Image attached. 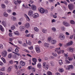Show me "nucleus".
Masks as SVG:
<instances>
[{"label": "nucleus", "mask_w": 75, "mask_h": 75, "mask_svg": "<svg viewBox=\"0 0 75 75\" xmlns=\"http://www.w3.org/2000/svg\"><path fill=\"white\" fill-rule=\"evenodd\" d=\"M47 63L44 62L43 63V67L44 68H45V69L47 70L48 69V67H49V64H46Z\"/></svg>", "instance_id": "f257e3e1"}, {"label": "nucleus", "mask_w": 75, "mask_h": 75, "mask_svg": "<svg viewBox=\"0 0 75 75\" xmlns=\"http://www.w3.org/2000/svg\"><path fill=\"white\" fill-rule=\"evenodd\" d=\"M1 54V55L3 57H6V56H7V51L6 50H4L2 52Z\"/></svg>", "instance_id": "f03ea898"}, {"label": "nucleus", "mask_w": 75, "mask_h": 75, "mask_svg": "<svg viewBox=\"0 0 75 75\" xmlns=\"http://www.w3.org/2000/svg\"><path fill=\"white\" fill-rule=\"evenodd\" d=\"M62 24L64 25L66 27H69L70 26V24L65 21H63L62 22Z\"/></svg>", "instance_id": "7ed1b4c3"}, {"label": "nucleus", "mask_w": 75, "mask_h": 75, "mask_svg": "<svg viewBox=\"0 0 75 75\" xmlns=\"http://www.w3.org/2000/svg\"><path fill=\"white\" fill-rule=\"evenodd\" d=\"M38 11L39 12L42 14H43V13H45V9L41 7H40L38 8Z\"/></svg>", "instance_id": "20e7f679"}, {"label": "nucleus", "mask_w": 75, "mask_h": 75, "mask_svg": "<svg viewBox=\"0 0 75 75\" xmlns=\"http://www.w3.org/2000/svg\"><path fill=\"white\" fill-rule=\"evenodd\" d=\"M59 38L61 40H64L65 39V37L64 35L62 34H60L59 37Z\"/></svg>", "instance_id": "39448f33"}, {"label": "nucleus", "mask_w": 75, "mask_h": 75, "mask_svg": "<svg viewBox=\"0 0 75 75\" xmlns=\"http://www.w3.org/2000/svg\"><path fill=\"white\" fill-rule=\"evenodd\" d=\"M33 11L30 10L28 11V14L30 17H33Z\"/></svg>", "instance_id": "423d86ee"}, {"label": "nucleus", "mask_w": 75, "mask_h": 75, "mask_svg": "<svg viewBox=\"0 0 75 75\" xmlns=\"http://www.w3.org/2000/svg\"><path fill=\"white\" fill-rule=\"evenodd\" d=\"M68 8L70 10H72L74 9L73 5L72 4H69L68 5Z\"/></svg>", "instance_id": "0eeeda50"}, {"label": "nucleus", "mask_w": 75, "mask_h": 75, "mask_svg": "<svg viewBox=\"0 0 75 75\" xmlns=\"http://www.w3.org/2000/svg\"><path fill=\"white\" fill-rule=\"evenodd\" d=\"M74 67L72 65L68 66L66 68V70H69L70 69H74Z\"/></svg>", "instance_id": "6e6552de"}, {"label": "nucleus", "mask_w": 75, "mask_h": 75, "mask_svg": "<svg viewBox=\"0 0 75 75\" xmlns=\"http://www.w3.org/2000/svg\"><path fill=\"white\" fill-rule=\"evenodd\" d=\"M31 7L33 11H35V10H36V9H37V7H36V6L34 4H32L31 5Z\"/></svg>", "instance_id": "1a4fd4ad"}, {"label": "nucleus", "mask_w": 75, "mask_h": 75, "mask_svg": "<svg viewBox=\"0 0 75 75\" xmlns=\"http://www.w3.org/2000/svg\"><path fill=\"white\" fill-rule=\"evenodd\" d=\"M19 30L21 31H23L25 30V27L22 25L20 26L19 27Z\"/></svg>", "instance_id": "9d476101"}, {"label": "nucleus", "mask_w": 75, "mask_h": 75, "mask_svg": "<svg viewBox=\"0 0 75 75\" xmlns=\"http://www.w3.org/2000/svg\"><path fill=\"white\" fill-rule=\"evenodd\" d=\"M73 50L74 49L70 47H69L67 49V51H68L69 52H74Z\"/></svg>", "instance_id": "9b49d317"}, {"label": "nucleus", "mask_w": 75, "mask_h": 75, "mask_svg": "<svg viewBox=\"0 0 75 75\" xmlns=\"http://www.w3.org/2000/svg\"><path fill=\"white\" fill-rule=\"evenodd\" d=\"M39 14L38 13H35L33 14V17L37 18L39 17Z\"/></svg>", "instance_id": "f8f14e48"}, {"label": "nucleus", "mask_w": 75, "mask_h": 75, "mask_svg": "<svg viewBox=\"0 0 75 75\" xmlns=\"http://www.w3.org/2000/svg\"><path fill=\"white\" fill-rule=\"evenodd\" d=\"M20 65L21 67H24L25 65V63L23 61H21L20 62Z\"/></svg>", "instance_id": "ddd939ff"}, {"label": "nucleus", "mask_w": 75, "mask_h": 75, "mask_svg": "<svg viewBox=\"0 0 75 75\" xmlns=\"http://www.w3.org/2000/svg\"><path fill=\"white\" fill-rule=\"evenodd\" d=\"M65 52V51L64 50H61L59 51H57V54H64V52Z\"/></svg>", "instance_id": "4468645a"}, {"label": "nucleus", "mask_w": 75, "mask_h": 75, "mask_svg": "<svg viewBox=\"0 0 75 75\" xmlns=\"http://www.w3.org/2000/svg\"><path fill=\"white\" fill-rule=\"evenodd\" d=\"M30 26V24L28 23H27L25 24V27L27 28H29Z\"/></svg>", "instance_id": "2eb2a0df"}, {"label": "nucleus", "mask_w": 75, "mask_h": 75, "mask_svg": "<svg viewBox=\"0 0 75 75\" xmlns=\"http://www.w3.org/2000/svg\"><path fill=\"white\" fill-rule=\"evenodd\" d=\"M35 49L36 50L37 52L38 53L40 52V48L39 47H36L35 48Z\"/></svg>", "instance_id": "dca6fc26"}, {"label": "nucleus", "mask_w": 75, "mask_h": 75, "mask_svg": "<svg viewBox=\"0 0 75 75\" xmlns=\"http://www.w3.org/2000/svg\"><path fill=\"white\" fill-rule=\"evenodd\" d=\"M52 40H53V38H52L51 37H49L47 38V41L50 42H51Z\"/></svg>", "instance_id": "f3484780"}, {"label": "nucleus", "mask_w": 75, "mask_h": 75, "mask_svg": "<svg viewBox=\"0 0 75 75\" xmlns=\"http://www.w3.org/2000/svg\"><path fill=\"white\" fill-rule=\"evenodd\" d=\"M51 42L52 44H55L57 43V41L56 40L52 39Z\"/></svg>", "instance_id": "a211bd4d"}, {"label": "nucleus", "mask_w": 75, "mask_h": 75, "mask_svg": "<svg viewBox=\"0 0 75 75\" xmlns=\"http://www.w3.org/2000/svg\"><path fill=\"white\" fill-rule=\"evenodd\" d=\"M50 45L47 43H45L44 44V47L45 48H49Z\"/></svg>", "instance_id": "6ab92c4d"}, {"label": "nucleus", "mask_w": 75, "mask_h": 75, "mask_svg": "<svg viewBox=\"0 0 75 75\" xmlns=\"http://www.w3.org/2000/svg\"><path fill=\"white\" fill-rule=\"evenodd\" d=\"M37 67L39 69H40L42 67L41 64L40 63H38L37 65Z\"/></svg>", "instance_id": "aec40b11"}, {"label": "nucleus", "mask_w": 75, "mask_h": 75, "mask_svg": "<svg viewBox=\"0 0 75 75\" xmlns=\"http://www.w3.org/2000/svg\"><path fill=\"white\" fill-rule=\"evenodd\" d=\"M32 60L33 62H34L35 64V65L36 64V62H37V59L35 58H33L32 59Z\"/></svg>", "instance_id": "412c9836"}, {"label": "nucleus", "mask_w": 75, "mask_h": 75, "mask_svg": "<svg viewBox=\"0 0 75 75\" xmlns=\"http://www.w3.org/2000/svg\"><path fill=\"white\" fill-rule=\"evenodd\" d=\"M40 40L44 41V39H45V37H44V36H40Z\"/></svg>", "instance_id": "4be33fe9"}, {"label": "nucleus", "mask_w": 75, "mask_h": 75, "mask_svg": "<svg viewBox=\"0 0 75 75\" xmlns=\"http://www.w3.org/2000/svg\"><path fill=\"white\" fill-rule=\"evenodd\" d=\"M25 17L27 21H30V18H29L28 16L27 15H26Z\"/></svg>", "instance_id": "5701e85b"}, {"label": "nucleus", "mask_w": 75, "mask_h": 75, "mask_svg": "<svg viewBox=\"0 0 75 75\" xmlns=\"http://www.w3.org/2000/svg\"><path fill=\"white\" fill-rule=\"evenodd\" d=\"M0 30H1V31H4V28L3 27L2 25L0 24Z\"/></svg>", "instance_id": "b1692460"}, {"label": "nucleus", "mask_w": 75, "mask_h": 75, "mask_svg": "<svg viewBox=\"0 0 75 75\" xmlns=\"http://www.w3.org/2000/svg\"><path fill=\"white\" fill-rule=\"evenodd\" d=\"M13 56V54L12 53H10L8 54V57L9 59H11L12 58V56Z\"/></svg>", "instance_id": "393cba45"}, {"label": "nucleus", "mask_w": 75, "mask_h": 75, "mask_svg": "<svg viewBox=\"0 0 75 75\" xmlns=\"http://www.w3.org/2000/svg\"><path fill=\"white\" fill-rule=\"evenodd\" d=\"M60 3H62L63 4H64L66 5V6H67L68 5V4H67V2L65 1H61Z\"/></svg>", "instance_id": "a878e982"}, {"label": "nucleus", "mask_w": 75, "mask_h": 75, "mask_svg": "<svg viewBox=\"0 0 75 75\" xmlns=\"http://www.w3.org/2000/svg\"><path fill=\"white\" fill-rule=\"evenodd\" d=\"M11 71V67H9L7 69V72L8 73H10Z\"/></svg>", "instance_id": "bb28decb"}, {"label": "nucleus", "mask_w": 75, "mask_h": 75, "mask_svg": "<svg viewBox=\"0 0 75 75\" xmlns=\"http://www.w3.org/2000/svg\"><path fill=\"white\" fill-rule=\"evenodd\" d=\"M1 24L4 27H5V26L6 25V22H5V21H2Z\"/></svg>", "instance_id": "cd10ccee"}, {"label": "nucleus", "mask_w": 75, "mask_h": 75, "mask_svg": "<svg viewBox=\"0 0 75 75\" xmlns=\"http://www.w3.org/2000/svg\"><path fill=\"white\" fill-rule=\"evenodd\" d=\"M0 71H5V67H3L0 69Z\"/></svg>", "instance_id": "c85d7f7f"}, {"label": "nucleus", "mask_w": 75, "mask_h": 75, "mask_svg": "<svg viewBox=\"0 0 75 75\" xmlns=\"http://www.w3.org/2000/svg\"><path fill=\"white\" fill-rule=\"evenodd\" d=\"M42 31L43 33H47V30L45 29H42Z\"/></svg>", "instance_id": "c756f323"}, {"label": "nucleus", "mask_w": 75, "mask_h": 75, "mask_svg": "<svg viewBox=\"0 0 75 75\" xmlns=\"http://www.w3.org/2000/svg\"><path fill=\"white\" fill-rule=\"evenodd\" d=\"M58 71L60 72H64V69L62 68H60L59 69Z\"/></svg>", "instance_id": "7c9ffc66"}, {"label": "nucleus", "mask_w": 75, "mask_h": 75, "mask_svg": "<svg viewBox=\"0 0 75 75\" xmlns=\"http://www.w3.org/2000/svg\"><path fill=\"white\" fill-rule=\"evenodd\" d=\"M13 33L15 35H19V33L18 31H14Z\"/></svg>", "instance_id": "2f4dec72"}, {"label": "nucleus", "mask_w": 75, "mask_h": 75, "mask_svg": "<svg viewBox=\"0 0 75 75\" xmlns=\"http://www.w3.org/2000/svg\"><path fill=\"white\" fill-rule=\"evenodd\" d=\"M3 15L4 17H7L8 16V14L6 12H4V13Z\"/></svg>", "instance_id": "473e14b6"}, {"label": "nucleus", "mask_w": 75, "mask_h": 75, "mask_svg": "<svg viewBox=\"0 0 75 75\" xmlns=\"http://www.w3.org/2000/svg\"><path fill=\"white\" fill-rule=\"evenodd\" d=\"M11 30H14L15 29H16V26L14 25H13L11 26Z\"/></svg>", "instance_id": "72a5a7b5"}, {"label": "nucleus", "mask_w": 75, "mask_h": 75, "mask_svg": "<svg viewBox=\"0 0 75 75\" xmlns=\"http://www.w3.org/2000/svg\"><path fill=\"white\" fill-rule=\"evenodd\" d=\"M34 30L36 32H38L39 31V29L37 27L34 28Z\"/></svg>", "instance_id": "f704fd0d"}, {"label": "nucleus", "mask_w": 75, "mask_h": 75, "mask_svg": "<svg viewBox=\"0 0 75 75\" xmlns=\"http://www.w3.org/2000/svg\"><path fill=\"white\" fill-rule=\"evenodd\" d=\"M11 19L13 21H16V18L14 16H12L11 18Z\"/></svg>", "instance_id": "c9c22d12"}, {"label": "nucleus", "mask_w": 75, "mask_h": 75, "mask_svg": "<svg viewBox=\"0 0 75 75\" xmlns=\"http://www.w3.org/2000/svg\"><path fill=\"white\" fill-rule=\"evenodd\" d=\"M22 7L23 8H25V9H27V8H29L28 6H25V5H24V4H23L22 5Z\"/></svg>", "instance_id": "e433bc0d"}, {"label": "nucleus", "mask_w": 75, "mask_h": 75, "mask_svg": "<svg viewBox=\"0 0 75 75\" xmlns=\"http://www.w3.org/2000/svg\"><path fill=\"white\" fill-rule=\"evenodd\" d=\"M72 44H73V42L71 41L67 43V45H72Z\"/></svg>", "instance_id": "4c0bfd02"}, {"label": "nucleus", "mask_w": 75, "mask_h": 75, "mask_svg": "<svg viewBox=\"0 0 75 75\" xmlns=\"http://www.w3.org/2000/svg\"><path fill=\"white\" fill-rule=\"evenodd\" d=\"M70 23L71 24H75V21L73 20H70Z\"/></svg>", "instance_id": "58836bf2"}, {"label": "nucleus", "mask_w": 75, "mask_h": 75, "mask_svg": "<svg viewBox=\"0 0 75 75\" xmlns=\"http://www.w3.org/2000/svg\"><path fill=\"white\" fill-rule=\"evenodd\" d=\"M59 63L60 65H62L63 64V62H62V61L61 59H60L59 60Z\"/></svg>", "instance_id": "ea45409f"}, {"label": "nucleus", "mask_w": 75, "mask_h": 75, "mask_svg": "<svg viewBox=\"0 0 75 75\" xmlns=\"http://www.w3.org/2000/svg\"><path fill=\"white\" fill-rule=\"evenodd\" d=\"M47 75H52V72L50 71H48L47 72Z\"/></svg>", "instance_id": "a19ab883"}, {"label": "nucleus", "mask_w": 75, "mask_h": 75, "mask_svg": "<svg viewBox=\"0 0 75 75\" xmlns=\"http://www.w3.org/2000/svg\"><path fill=\"white\" fill-rule=\"evenodd\" d=\"M61 29L62 31H65V28L64 26H62Z\"/></svg>", "instance_id": "79ce46f5"}, {"label": "nucleus", "mask_w": 75, "mask_h": 75, "mask_svg": "<svg viewBox=\"0 0 75 75\" xmlns=\"http://www.w3.org/2000/svg\"><path fill=\"white\" fill-rule=\"evenodd\" d=\"M1 60L3 61V62L5 64L6 63V60L3 57H2L1 58Z\"/></svg>", "instance_id": "37998d69"}, {"label": "nucleus", "mask_w": 75, "mask_h": 75, "mask_svg": "<svg viewBox=\"0 0 75 75\" xmlns=\"http://www.w3.org/2000/svg\"><path fill=\"white\" fill-rule=\"evenodd\" d=\"M61 50L60 47H57L56 48L55 51H56V52H58V51H58L59 50ZM57 53H58V52H57Z\"/></svg>", "instance_id": "c03bdc74"}, {"label": "nucleus", "mask_w": 75, "mask_h": 75, "mask_svg": "<svg viewBox=\"0 0 75 75\" xmlns=\"http://www.w3.org/2000/svg\"><path fill=\"white\" fill-rule=\"evenodd\" d=\"M52 55H53V56H54V57H58V55L57 54V53H52Z\"/></svg>", "instance_id": "a18cd8bd"}, {"label": "nucleus", "mask_w": 75, "mask_h": 75, "mask_svg": "<svg viewBox=\"0 0 75 75\" xmlns=\"http://www.w3.org/2000/svg\"><path fill=\"white\" fill-rule=\"evenodd\" d=\"M1 6L2 8H6V5L3 4H1Z\"/></svg>", "instance_id": "49530a36"}, {"label": "nucleus", "mask_w": 75, "mask_h": 75, "mask_svg": "<svg viewBox=\"0 0 75 75\" xmlns=\"http://www.w3.org/2000/svg\"><path fill=\"white\" fill-rule=\"evenodd\" d=\"M52 31H53L54 32H55V31H57V29H56V28H55V27H53L52 28Z\"/></svg>", "instance_id": "de8ad7c7"}, {"label": "nucleus", "mask_w": 75, "mask_h": 75, "mask_svg": "<svg viewBox=\"0 0 75 75\" xmlns=\"http://www.w3.org/2000/svg\"><path fill=\"white\" fill-rule=\"evenodd\" d=\"M32 71L33 72H35V69L33 67L32 69Z\"/></svg>", "instance_id": "09e8293b"}, {"label": "nucleus", "mask_w": 75, "mask_h": 75, "mask_svg": "<svg viewBox=\"0 0 75 75\" xmlns=\"http://www.w3.org/2000/svg\"><path fill=\"white\" fill-rule=\"evenodd\" d=\"M65 61L66 64H70V62H69V61L65 59Z\"/></svg>", "instance_id": "8fccbe9b"}, {"label": "nucleus", "mask_w": 75, "mask_h": 75, "mask_svg": "<svg viewBox=\"0 0 75 75\" xmlns=\"http://www.w3.org/2000/svg\"><path fill=\"white\" fill-rule=\"evenodd\" d=\"M9 63L10 64H13L14 63V62L12 60H11L9 62Z\"/></svg>", "instance_id": "3c124183"}, {"label": "nucleus", "mask_w": 75, "mask_h": 75, "mask_svg": "<svg viewBox=\"0 0 75 75\" xmlns=\"http://www.w3.org/2000/svg\"><path fill=\"white\" fill-rule=\"evenodd\" d=\"M33 67L31 66H29L28 67V69L29 70H30V69H32V68H33Z\"/></svg>", "instance_id": "603ef678"}, {"label": "nucleus", "mask_w": 75, "mask_h": 75, "mask_svg": "<svg viewBox=\"0 0 75 75\" xmlns=\"http://www.w3.org/2000/svg\"><path fill=\"white\" fill-rule=\"evenodd\" d=\"M50 64L52 66H54V62H50Z\"/></svg>", "instance_id": "864d4df0"}, {"label": "nucleus", "mask_w": 75, "mask_h": 75, "mask_svg": "<svg viewBox=\"0 0 75 75\" xmlns=\"http://www.w3.org/2000/svg\"><path fill=\"white\" fill-rule=\"evenodd\" d=\"M9 35L11 37H12L13 36V33H10L9 34Z\"/></svg>", "instance_id": "5fc2aeb1"}, {"label": "nucleus", "mask_w": 75, "mask_h": 75, "mask_svg": "<svg viewBox=\"0 0 75 75\" xmlns=\"http://www.w3.org/2000/svg\"><path fill=\"white\" fill-rule=\"evenodd\" d=\"M17 2H18V4H20L22 2L21 1L18 0H17Z\"/></svg>", "instance_id": "6e6d98bb"}, {"label": "nucleus", "mask_w": 75, "mask_h": 75, "mask_svg": "<svg viewBox=\"0 0 75 75\" xmlns=\"http://www.w3.org/2000/svg\"><path fill=\"white\" fill-rule=\"evenodd\" d=\"M24 51L25 52H28V53H30V51L28 50L27 49H25Z\"/></svg>", "instance_id": "4d7b16f0"}, {"label": "nucleus", "mask_w": 75, "mask_h": 75, "mask_svg": "<svg viewBox=\"0 0 75 75\" xmlns=\"http://www.w3.org/2000/svg\"><path fill=\"white\" fill-rule=\"evenodd\" d=\"M55 22H56V20H55V19H53L52 20V23H55Z\"/></svg>", "instance_id": "13d9d810"}, {"label": "nucleus", "mask_w": 75, "mask_h": 75, "mask_svg": "<svg viewBox=\"0 0 75 75\" xmlns=\"http://www.w3.org/2000/svg\"><path fill=\"white\" fill-rule=\"evenodd\" d=\"M15 51L16 52H18L19 50H18V49L16 48L15 49Z\"/></svg>", "instance_id": "bf43d9fd"}, {"label": "nucleus", "mask_w": 75, "mask_h": 75, "mask_svg": "<svg viewBox=\"0 0 75 75\" xmlns=\"http://www.w3.org/2000/svg\"><path fill=\"white\" fill-rule=\"evenodd\" d=\"M14 25L16 26V27H18V25L17 23H15L14 24Z\"/></svg>", "instance_id": "052dcab7"}, {"label": "nucleus", "mask_w": 75, "mask_h": 75, "mask_svg": "<svg viewBox=\"0 0 75 75\" xmlns=\"http://www.w3.org/2000/svg\"><path fill=\"white\" fill-rule=\"evenodd\" d=\"M4 65V64L3 63V62H0V65H1V66H3Z\"/></svg>", "instance_id": "680f3d73"}, {"label": "nucleus", "mask_w": 75, "mask_h": 75, "mask_svg": "<svg viewBox=\"0 0 75 75\" xmlns=\"http://www.w3.org/2000/svg\"><path fill=\"white\" fill-rule=\"evenodd\" d=\"M5 3L6 4H8V1L6 0L4 1Z\"/></svg>", "instance_id": "e2e57ef3"}, {"label": "nucleus", "mask_w": 75, "mask_h": 75, "mask_svg": "<svg viewBox=\"0 0 75 75\" xmlns=\"http://www.w3.org/2000/svg\"><path fill=\"white\" fill-rule=\"evenodd\" d=\"M68 60H69V61H71L72 60V58L68 57Z\"/></svg>", "instance_id": "0e129e2a"}, {"label": "nucleus", "mask_w": 75, "mask_h": 75, "mask_svg": "<svg viewBox=\"0 0 75 75\" xmlns=\"http://www.w3.org/2000/svg\"><path fill=\"white\" fill-rule=\"evenodd\" d=\"M14 67L15 68H16V69H18V67H17V64H15L14 65Z\"/></svg>", "instance_id": "69168bd1"}, {"label": "nucleus", "mask_w": 75, "mask_h": 75, "mask_svg": "<svg viewBox=\"0 0 75 75\" xmlns=\"http://www.w3.org/2000/svg\"><path fill=\"white\" fill-rule=\"evenodd\" d=\"M73 37H74V35H72L70 36L69 38L70 39H72V38H73Z\"/></svg>", "instance_id": "338daca9"}, {"label": "nucleus", "mask_w": 75, "mask_h": 75, "mask_svg": "<svg viewBox=\"0 0 75 75\" xmlns=\"http://www.w3.org/2000/svg\"><path fill=\"white\" fill-rule=\"evenodd\" d=\"M55 75H61V74L57 72L55 74Z\"/></svg>", "instance_id": "774afa93"}]
</instances>
